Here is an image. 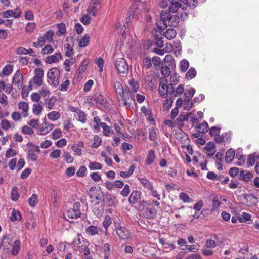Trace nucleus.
<instances>
[{
    "label": "nucleus",
    "instance_id": "f704fd0d",
    "mask_svg": "<svg viewBox=\"0 0 259 259\" xmlns=\"http://www.w3.org/2000/svg\"><path fill=\"white\" fill-rule=\"evenodd\" d=\"M189 63L185 59L182 60L180 62V70L182 72H185L189 68Z\"/></svg>",
    "mask_w": 259,
    "mask_h": 259
},
{
    "label": "nucleus",
    "instance_id": "412c9836",
    "mask_svg": "<svg viewBox=\"0 0 259 259\" xmlns=\"http://www.w3.org/2000/svg\"><path fill=\"white\" fill-rule=\"evenodd\" d=\"M215 147V144L212 142H209L205 146L204 149L206 150L208 155L212 156L214 154Z\"/></svg>",
    "mask_w": 259,
    "mask_h": 259
},
{
    "label": "nucleus",
    "instance_id": "79ce46f5",
    "mask_svg": "<svg viewBox=\"0 0 259 259\" xmlns=\"http://www.w3.org/2000/svg\"><path fill=\"white\" fill-rule=\"evenodd\" d=\"M142 67L145 69H149L152 66L151 59L149 57H146L143 59Z\"/></svg>",
    "mask_w": 259,
    "mask_h": 259
},
{
    "label": "nucleus",
    "instance_id": "423d86ee",
    "mask_svg": "<svg viewBox=\"0 0 259 259\" xmlns=\"http://www.w3.org/2000/svg\"><path fill=\"white\" fill-rule=\"evenodd\" d=\"M195 92L194 88L190 87L189 89H187L184 93V102L186 104L184 107V109L186 110H190L192 107V103H190V101L191 100L192 97L193 96Z\"/></svg>",
    "mask_w": 259,
    "mask_h": 259
},
{
    "label": "nucleus",
    "instance_id": "5701e85b",
    "mask_svg": "<svg viewBox=\"0 0 259 259\" xmlns=\"http://www.w3.org/2000/svg\"><path fill=\"white\" fill-rule=\"evenodd\" d=\"M2 16L5 18H9L13 16L15 18H18L20 16V12H14L13 11L9 10L3 12L2 13Z\"/></svg>",
    "mask_w": 259,
    "mask_h": 259
},
{
    "label": "nucleus",
    "instance_id": "2f4dec72",
    "mask_svg": "<svg viewBox=\"0 0 259 259\" xmlns=\"http://www.w3.org/2000/svg\"><path fill=\"white\" fill-rule=\"evenodd\" d=\"M196 70L194 67H191L185 74V78L188 80H191L195 77Z\"/></svg>",
    "mask_w": 259,
    "mask_h": 259
},
{
    "label": "nucleus",
    "instance_id": "4be33fe9",
    "mask_svg": "<svg viewBox=\"0 0 259 259\" xmlns=\"http://www.w3.org/2000/svg\"><path fill=\"white\" fill-rule=\"evenodd\" d=\"M179 21V17L177 15H172L169 18L167 25H169L171 27H176L178 25Z\"/></svg>",
    "mask_w": 259,
    "mask_h": 259
},
{
    "label": "nucleus",
    "instance_id": "338daca9",
    "mask_svg": "<svg viewBox=\"0 0 259 259\" xmlns=\"http://www.w3.org/2000/svg\"><path fill=\"white\" fill-rule=\"evenodd\" d=\"M153 76L152 75H148L145 77L144 82L149 87H152L153 84L152 83Z\"/></svg>",
    "mask_w": 259,
    "mask_h": 259
},
{
    "label": "nucleus",
    "instance_id": "cd10ccee",
    "mask_svg": "<svg viewBox=\"0 0 259 259\" xmlns=\"http://www.w3.org/2000/svg\"><path fill=\"white\" fill-rule=\"evenodd\" d=\"M244 199L246 201L247 206H251L255 204L254 201L256 200L257 198L253 195H246L244 197Z\"/></svg>",
    "mask_w": 259,
    "mask_h": 259
},
{
    "label": "nucleus",
    "instance_id": "4d7b16f0",
    "mask_svg": "<svg viewBox=\"0 0 259 259\" xmlns=\"http://www.w3.org/2000/svg\"><path fill=\"white\" fill-rule=\"evenodd\" d=\"M62 136L61 131L59 128L54 130L52 133V138L53 139H57Z\"/></svg>",
    "mask_w": 259,
    "mask_h": 259
},
{
    "label": "nucleus",
    "instance_id": "f3484780",
    "mask_svg": "<svg viewBox=\"0 0 259 259\" xmlns=\"http://www.w3.org/2000/svg\"><path fill=\"white\" fill-rule=\"evenodd\" d=\"M138 4H135L132 7L130 13V17H132L136 19L139 17V15L141 14V10L138 8Z\"/></svg>",
    "mask_w": 259,
    "mask_h": 259
},
{
    "label": "nucleus",
    "instance_id": "58836bf2",
    "mask_svg": "<svg viewBox=\"0 0 259 259\" xmlns=\"http://www.w3.org/2000/svg\"><path fill=\"white\" fill-rule=\"evenodd\" d=\"M64 48L65 51V54L66 57H71L73 55V48L69 44H65Z\"/></svg>",
    "mask_w": 259,
    "mask_h": 259
},
{
    "label": "nucleus",
    "instance_id": "2eb2a0df",
    "mask_svg": "<svg viewBox=\"0 0 259 259\" xmlns=\"http://www.w3.org/2000/svg\"><path fill=\"white\" fill-rule=\"evenodd\" d=\"M213 238L214 239H209L206 240L205 242V246L206 248H215L218 245L217 242L215 241V240L217 241L218 240V236L217 234H214L213 235Z\"/></svg>",
    "mask_w": 259,
    "mask_h": 259
},
{
    "label": "nucleus",
    "instance_id": "c9c22d12",
    "mask_svg": "<svg viewBox=\"0 0 259 259\" xmlns=\"http://www.w3.org/2000/svg\"><path fill=\"white\" fill-rule=\"evenodd\" d=\"M60 113L58 111H52L49 112L47 117L51 121H56L60 117Z\"/></svg>",
    "mask_w": 259,
    "mask_h": 259
},
{
    "label": "nucleus",
    "instance_id": "de8ad7c7",
    "mask_svg": "<svg viewBox=\"0 0 259 259\" xmlns=\"http://www.w3.org/2000/svg\"><path fill=\"white\" fill-rule=\"evenodd\" d=\"M28 203L31 206H34L38 202V197L37 194H33L31 197L28 199Z\"/></svg>",
    "mask_w": 259,
    "mask_h": 259
},
{
    "label": "nucleus",
    "instance_id": "69168bd1",
    "mask_svg": "<svg viewBox=\"0 0 259 259\" xmlns=\"http://www.w3.org/2000/svg\"><path fill=\"white\" fill-rule=\"evenodd\" d=\"M170 16L171 15L169 13L165 11H162L160 14L161 22L166 21V22H167L169 18H170Z\"/></svg>",
    "mask_w": 259,
    "mask_h": 259
},
{
    "label": "nucleus",
    "instance_id": "9b49d317",
    "mask_svg": "<svg viewBox=\"0 0 259 259\" xmlns=\"http://www.w3.org/2000/svg\"><path fill=\"white\" fill-rule=\"evenodd\" d=\"M12 238L9 235H5L3 236L1 245L5 251L10 250V246L12 245Z\"/></svg>",
    "mask_w": 259,
    "mask_h": 259
},
{
    "label": "nucleus",
    "instance_id": "ea45409f",
    "mask_svg": "<svg viewBox=\"0 0 259 259\" xmlns=\"http://www.w3.org/2000/svg\"><path fill=\"white\" fill-rule=\"evenodd\" d=\"M104 252V259H108L111 253V247L108 243H105L103 247Z\"/></svg>",
    "mask_w": 259,
    "mask_h": 259
},
{
    "label": "nucleus",
    "instance_id": "20e7f679",
    "mask_svg": "<svg viewBox=\"0 0 259 259\" xmlns=\"http://www.w3.org/2000/svg\"><path fill=\"white\" fill-rule=\"evenodd\" d=\"M172 91V84L168 83V80L165 77L160 79L158 88V92L163 98H168V95L170 96Z\"/></svg>",
    "mask_w": 259,
    "mask_h": 259
},
{
    "label": "nucleus",
    "instance_id": "7c9ffc66",
    "mask_svg": "<svg viewBox=\"0 0 259 259\" xmlns=\"http://www.w3.org/2000/svg\"><path fill=\"white\" fill-rule=\"evenodd\" d=\"M253 177V175L251 172H248L244 173V171H241L239 174L240 179L243 180L245 182H248Z\"/></svg>",
    "mask_w": 259,
    "mask_h": 259
},
{
    "label": "nucleus",
    "instance_id": "680f3d73",
    "mask_svg": "<svg viewBox=\"0 0 259 259\" xmlns=\"http://www.w3.org/2000/svg\"><path fill=\"white\" fill-rule=\"evenodd\" d=\"M1 127L4 130H7L11 127L10 122L6 119H2L1 121Z\"/></svg>",
    "mask_w": 259,
    "mask_h": 259
},
{
    "label": "nucleus",
    "instance_id": "6e6d98bb",
    "mask_svg": "<svg viewBox=\"0 0 259 259\" xmlns=\"http://www.w3.org/2000/svg\"><path fill=\"white\" fill-rule=\"evenodd\" d=\"M36 27V24L34 22H29L26 26V31L27 33H32Z\"/></svg>",
    "mask_w": 259,
    "mask_h": 259
},
{
    "label": "nucleus",
    "instance_id": "0e129e2a",
    "mask_svg": "<svg viewBox=\"0 0 259 259\" xmlns=\"http://www.w3.org/2000/svg\"><path fill=\"white\" fill-rule=\"evenodd\" d=\"M130 85L132 87V90L134 92H136L139 89V84L137 81L134 80L133 79L130 80L128 81Z\"/></svg>",
    "mask_w": 259,
    "mask_h": 259
},
{
    "label": "nucleus",
    "instance_id": "72a5a7b5",
    "mask_svg": "<svg viewBox=\"0 0 259 259\" xmlns=\"http://www.w3.org/2000/svg\"><path fill=\"white\" fill-rule=\"evenodd\" d=\"M42 106L39 103H36L33 105L32 112L36 115H39L42 112Z\"/></svg>",
    "mask_w": 259,
    "mask_h": 259
},
{
    "label": "nucleus",
    "instance_id": "774afa93",
    "mask_svg": "<svg viewBox=\"0 0 259 259\" xmlns=\"http://www.w3.org/2000/svg\"><path fill=\"white\" fill-rule=\"evenodd\" d=\"M70 84L69 80L68 79L65 80L63 81L61 84L59 86V89L61 91H66L68 87Z\"/></svg>",
    "mask_w": 259,
    "mask_h": 259
},
{
    "label": "nucleus",
    "instance_id": "a18cd8bd",
    "mask_svg": "<svg viewBox=\"0 0 259 259\" xmlns=\"http://www.w3.org/2000/svg\"><path fill=\"white\" fill-rule=\"evenodd\" d=\"M54 49L51 45H46L41 50L43 55H49L53 53Z\"/></svg>",
    "mask_w": 259,
    "mask_h": 259
},
{
    "label": "nucleus",
    "instance_id": "a211bd4d",
    "mask_svg": "<svg viewBox=\"0 0 259 259\" xmlns=\"http://www.w3.org/2000/svg\"><path fill=\"white\" fill-rule=\"evenodd\" d=\"M184 91V86L183 84L179 85L176 90H174V87L172 86V91H171L170 96L171 98H175L181 95Z\"/></svg>",
    "mask_w": 259,
    "mask_h": 259
},
{
    "label": "nucleus",
    "instance_id": "f257e3e1",
    "mask_svg": "<svg viewBox=\"0 0 259 259\" xmlns=\"http://www.w3.org/2000/svg\"><path fill=\"white\" fill-rule=\"evenodd\" d=\"M114 88L117 94V97L120 106L130 107L132 104L135 103L134 96L131 93L124 90L120 82L116 81L114 84Z\"/></svg>",
    "mask_w": 259,
    "mask_h": 259
},
{
    "label": "nucleus",
    "instance_id": "dca6fc26",
    "mask_svg": "<svg viewBox=\"0 0 259 259\" xmlns=\"http://www.w3.org/2000/svg\"><path fill=\"white\" fill-rule=\"evenodd\" d=\"M23 77L19 71H17L13 78V83L17 85L18 87H21L23 84Z\"/></svg>",
    "mask_w": 259,
    "mask_h": 259
},
{
    "label": "nucleus",
    "instance_id": "8fccbe9b",
    "mask_svg": "<svg viewBox=\"0 0 259 259\" xmlns=\"http://www.w3.org/2000/svg\"><path fill=\"white\" fill-rule=\"evenodd\" d=\"M156 135L157 133L154 127H151L149 129V138L151 141H155Z\"/></svg>",
    "mask_w": 259,
    "mask_h": 259
},
{
    "label": "nucleus",
    "instance_id": "0eeeda50",
    "mask_svg": "<svg viewBox=\"0 0 259 259\" xmlns=\"http://www.w3.org/2000/svg\"><path fill=\"white\" fill-rule=\"evenodd\" d=\"M80 203L79 202H75L72 207L67 212V215L69 218L77 219L80 217Z\"/></svg>",
    "mask_w": 259,
    "mask_h": 259
},
{
    "label": "nucleus",
    "instance_id": "a878e982",
    "mask_svg": "<svg viewBox=\"0 0 259 259\" xmlns=\"http://www.w3.org/2000/svg\"><path fill=\"white\" fill-rule=\"evenodd\" d=\"M142 186L148 190H152L153 188L152 184L147 179L141 178L138 179Z\"/></svg>",
    "mask_w": 259,
    "mask_h": 259
},
{
    "label": "nucleus",
    "instance_id": "393cba45",
    "mask_svg": "<svg viewBox=\"0 0 259 259\" xmlns=\"http://www.w3.org/2000/svg\"><path fill=\"white\" fill-rule=\"evenodd\" d=\"M20 242L19 240H16L14 241L13 246L11 253L14 255H17L20 252L21 246Z\"/></svg>",
    "mask_w": 259,
    "mask_h": 259
},
{
    "label": "nucleus",
    "instance_id": "5fc2aeb1",
    "mask_svg": "<svg viewBox=\"0 0 259 259\" xmlns=\"http://www.w3.org/2000/svg\"><path fill=\"white\" fill-rule=\"evenodd\" d=\"M251 216L250 214L243 212L241 217L239 218V220L240 222H245L250 220Z\"/></svg>",
    "mask_w": 259,
    "mask_h": 259
},
{
    "label": "nucleus",
    "instance_id": "13d9d810",
    "mask_svg": "<svg viewBox=\"0 0 259 259\" xmlns=\"http://www.w3.org/2000/svg\"><path fill=\"white\" fill-rule=\"evenodd\" d=\"M40 94L44 98H48L50 95V91L46 87H44L39 91Z\"/></svg>",
    "mask_w": 259,
    "mask_h": 259
},
{
    "label": "nucleus",
    "instance_id": "4c0bfd02",
    "mask_svg": "<svg viewBox=\"0 0 259 259\" xmlns=\"http://www.w3.org/2000/svg\"><path fill=\"white\" fill-rule=\"evenodd\" d=\"M145 214L147 218H154L156 215V210L155 208H146L145 211Z\"/></svg>",
    "mask_w": 259,
    "mask_h": 259
},
{
    "label": "nucleus",
    "instance_id": "864d4df0",
    "mask_svg": "<svg viewBox=\"0 0 259 259\" xmlns=\"http://www.w3.org/2000/svg\"><path fill=\"white\" fill-rule=\"evenodd\" d=\"M102 139L98 136L96 135L94 138V142L92 144V147L94 148H98L101 145Z\"/></svg>",
    "mask_w": 259,
    "mask_h": 259
},
{
    "label": "nucleus",
    "instance_id": "4468645a",
    "mask_svg": "<svg viewBox=\"0 0 259 259\" xmlns=\"http://www.w3.org/2000/svg\"><path fill=\"white\" fill-rule=\"evenodd\" d=\"M104 207L102 205H99V203L95 204L92 207V211L97 217L99 218L102 216L104 212Z\"/></svg>",
    "mask_w": 259,
    "mask_h": 259
},
{
    "label": "nucleus",
    "instance_id": "3c124183",
    "mask_svg": "<svg viewBox=\"0 0 259 259\" xmlns=\"http://www.w3.org/2000/svg\"><path fill=\"white\" fill-rule=\"evenodd\" d=\"M166 98L167 99L165 100L163 103V107L166 110H168L171 108V107L172 105V100L174 98H171L170 97L169 99H168L167 98Z\"/></svg>",
    "mask_w": 259,
    "mask_h": 259
},
{
    "label": "nucleus",
    "instance_id": "6ab92c4d",
    "mask_svg": "<svg viewBox=\"0 0 259 259\" xmlns=\"http://www.w3.org/2000/svg\"><path fill=\"white\" fill-rule=\"evenodd\" d=\"M93 101H94L95 103L102 105H105L106 103V99L103 95L100 94L95 95L93 98Z\"/></svg>",
    "mask_w": 259,
    "mask_h": 259
},
{
    "label": "nucleus",
    "instance_id": "bb28decb",
    "mask_svg": "<svg viewBox=\"0 0 259 259\" xmlns=\"http://www.w3.org/2000/svg\"><path fill=\"white\" fill-rule=\"evenodd\" d=\"M156 157L155 152L154 150H151L149 151L148 155L146 158V163L147 165L152 164Z\"/></svg>",
    "mask_w": 259,
    "mask_h": 259
},
{
    "label": "nucleus",
    "instance_id": "c756f323",
    "mask_svg": "<svg viewBox=\"0 0 259 259\" xmlns=\"http://www.w3.org/2000/svg\"><path fill=\"white\" fill-rule=\"evenodd\" d=\"M100 126L103 128V133L104 136H109L111 134H113V131L106 123H101Z\"/></svg>",
    "mask_w": 259,
    "mask_h": 259
},
{
    "label": "nucleus",
    "instance_id": "aec40b11",
    "mask_svg": "<svg viewBox=\"0 0 259 259\" xmlns=\"http://www.w3.org/2000/svg\"><path fill=\"white\" fill-rule=\"evenodd\" d=\"M235 153L234 150L232 148L229 149L226 153L225 161L227 163H231L235 156Z\"/></svg>",
    "mask_w": 259,
    "mask_h": 259
},
{
    "label": "nucleus",
    "instance_id": "7ed1b4c3",
    "mask_svg": "<svg viewBox=\"0 0 259 259\" xmlns=\"http://www.w3.org/2000/svg\"><path fill=\"white\" fill-rule=\"evenodd\" d=\"M115 223V230L117 235L122 240H127L131 236L130 231L124 226L122 225L121 221L118 217L113 219Z\"/></svg>",
    "mask_w": 259,
    "mask_h": 259
},
{
    "label": "nucleus",
    "instance_id": "bf43d9fd",
    "mask_svg": "<svg viewBox=\"0 0 259 259\" xmlns=\"http://www.w3.org/2000/svg\"><path fill=\"white\" fill-rule=\"evenodd\" d=\"M54 35V32L51 30L46 32L44 35V37L47 41L51 42L53 40L52 37Z\"/></svg>",
    "mask_w": 259,
    "mask_h": 259
},
{
    "label": "nucleus",
    "instance_id": "37998d69",
    "mask_svg": "<svg viewBox=\"0 0 259 259\" xmlns=\"http://www.w3.org/2000/svg\"><path fill=\"white\" fill-rule=\"evenodd\" d=\"M102 167V165L97 162H91L89 164V168L91 170H99Z\"/></svg>",
    "mask_w": 259,
    "mask_h": 259
},
{
    "label": "nucleus",
    "instance_id": "a19ab883",
    "mask_svg": "<svg viewBox=\"0 0 259 259\" xmlns=\"http://www.w3.org/2000/svg\"><path fill=\"white\" fill-rule=\"evenodd\" d=\"M177 35L176 31L172 29H168L164 33V36L168 40H171L174 38Z\"/></svg>",
    "mask_w": 259,
    "mask_h": 259
},
{
    "label": "nucleus",
    "instance_id": "6e6552de",
    "mask_svg": "<svg viewBox=\"0 0 259 259\" xmlns=\"http://www.w3.org/2000/svg\"><path fill=\"white\" fill-rule=\"evenodd\" d=\"M115 65L119 73L125 74L128 72V65L124 58L117 59Z\"/></svg>",
    "mask_w": 259,
    "mask_h": 259
},
{
    "label": "nucleus",
    "instance_id": "ddd939ff",
    "mask_svg": "<svg viewBox=\"0 0 259 259\" xmlns=\"http://www.w3.org/2000/svg\"><path fill=\"white\" fill-rule=\"evenodd\" d=\"M186 1V0H169V10L170 12L172 13L176 12L179 8L181 6V4L179 3V1L184 3Z\"/></svg>",
    "mask_w": 259,
    "mask_h": 259
},
{
    "label": "nucleus",
    "instance_id": "c85d7f7f",
    "mask_svg": "<svg viewBox=\"0 0 259 259\" xmlns=\"http://www.w3.org/2000/svg\"><path fill=\"white\" fill-rule=\"evenodd\" d=\"M19 109L23 111V116L26 117L28 116V104L26 102L21 101L19 103Z\"/></svg>",
    "mask_w": 259,
    "mask_h": 259
},
{
    "label": "nucleus",
    "instance_id": "9d476101",
    "mask_svg": "<svg viewBox=\"0 0 259 259\" xmlns=\"http://www.w3.org/2000/svg\"><path fill=\"white\" fill-rule=\"evenodd\" d=\"M142 194L140 191L135 190L133 191L128 198V201L132 205L135 204L138 202L140 200Z\"/></svg>",
    "mask_w": 259,
    "mask_h": 259
},
{
    "label": "nucleus",
    "instance_id": "e433bc0d",
    "mask_svg": "<svg viewBox=\"0 0 259 259\" xmlns=\"http://www.w3.org/2000/svg\"><path fill=\"white\" fill-rule=\"evenodd\" d=\"M21 219V215L20 212L15 209H13L12 212V214L10 217L11 221H20Z\"/></svg>",
    "mask_w": 259,
    "mask_h": 259
},
{
    "label": "nucleus",
    "instance_id": "f8f14e48",
    "mask_svg": "<svg viewBox=\"0 0 259 259\" xmlns=\"http://www.w3.org/2000/svg\"><path fill=\"white\" fill-rule=\"evenodd\" d=\"M62 59V55L60 52L56 53L54 55L46 57L45 62L48 64L59 62Z\"/></svg>",
    "mask_w": 259,
    "mask_h": 259
},
{
    "label": "nucleus",
    "instance_id": "e2e57ef3",
    "mask_svg": "<svg viewBox=\"0 0 259 259\" xmlns=\"http://www.w3.org/2000/svg\"><path fill=\"white\" fill-rule=\"evenodd\" d=\"M130 191V186L128 184H126L124 186L123 189L120 192V194L123 197H126L129 195Z\"/></svg>",
    "mask_w": 259,
    "mask_h": 259
},
{
    "label": "nucleus",
    "instance_id": "1a4fd4ad",
    "mask_svg": "<svg viewBox=\"0 0 259 259\" xmlns=\"http://www.w3.org/2000/svg\"><path fill=\"white\" fill-rule=\"evenodd\" d=\"M46 120V118L43 119V123H42L39 130L37 131V134L39 135H45L47 134L54 127L52 123L47 122Z\"/></svg>",
    "mask_w": 259,
    "mask_h": 259
},
{
    "label": "nucleus",
    "instance_id": "09e8293b",
    "mask_svg": "<svg viewBox=\"0 0 259 259\" xmlns=\"http://www.w3.org/2000/svg\"><path fill=\"white\" fill-rule=\"evenodd\" d=\"M97 6L92 4L87 9L88 13L91 15L95 16L98 10Z\"/></svg>",
    "mask_w": 259,
    "mask_h": 259
},
{
    "label": "nucleus",
    "instance_id": "b1692460",
    "mask_svg": "<svg viewBox=\"0 0 259 259\" xmlns=\"http://www.w3.org/2000/svg\"><path fill=\"white\" fill-rule=\"evenodd\" d=\"M85 233L89 236H94L98 233V228L96 226L90 225L86 228Z\"/></svg>",
    "mask_w": 259,
    "mask_h": 259
},
{
    "label": "nucleus",
    "instance_id": "39448f33",
    "mask_svg": "<svg viewBox=\"0 0 259 259\" xmlns=\"http://www.w3.org/2000/svg\"><path fill=\"white\" fill-rule=\"evenodd\" d=\"M60 70L57 68H53L51 69L47 73V77L50 81L55 87H57L59 84Z\"/></svg>",
    "mask_w": 259,
    "mask_h": 259
},
{
    "label": "nucleus",
    "instance_id": "603ef678",
    "mask_svg": "<svg viewBox=\"0 0 259 259\" xmlns=\"http://www.w3.org/2000/svg\"><path fill=\"white\" fill-rule=\"evenodd\" d=\"M19 198V194L16 187H13L11 191V198L13 200L16 201Z\"/></svg>",
    "mask_w": 259,
    "mask_h": 259
},
{
    "label": "nucleus",
    "instance_id": "49530a36",
    "mask_svg": "<svg viewBox=\"0 0 259 259\" xmlns=\"http://www.w3.org/2000/svg\"><path fill=\"white\" fill-rule=\"evenodd\" d=\"M45 104L49 109H52L56 102V99L54 97L52 96L49 99H47L45 101Z\"/></svg>",
    "mask_w": 259,
    "mask_h": 259
},
{
    "label": "nucleus",
    "instance_id": "c03bdc74",
    "mask_svg": "<svg viewBox=\"0 0 259 259\" xmlns=\"http://www.w3.org/2000/svg\"><path fill=\"white\" fill-rule=\"evenodd\" d=\"M90 37L85 35L79 41L78 46L83 48L86 47L89 42Z\"/></svg>",
    "mask_w": 259,
    "mask_h": 259
},
{
    "label": "nucleus",
    "instance_id": "473e14b6",
    "mask_svg": "<svg viewBox=\"0 0 259 259\" xmlns=\"http://www.w3.org/2000/svg\"><path fill=\"white\" fill-rule=\"evenodd\" d=\"M196 128L198 130V132L205 133L208 130V125L206 122L204 121L201 124L198 125Z\"/></svg>",
    "mask_w": 259,
    "mask_h": 259
},
{
    "label": "nucleus",
    "instance_id": "f03ea898",
    "mask_svg": "<svg viewBox=\"0 0 259 259\" xmlns=\"http://www.w3.org/2000/svg\"><path fill=\"white\" fill-rule=\"evenodd\" d=\"M72 244V247L75 250H78L80 252H82L84 255H88L90 254V250L88 247V243L84 239L81 234L77 235Z\"/></svg>",
    "mask_w": 259,
    "mask_h": 259
},
{
    "label": "nucleus",
    "instance_id": "052dcab7",
    "mask_svg": "<svg viewBox=\"0 0 259 259\" xmlns=\"http://www.w3.org/2000/svg\"><path fill=\"white\" fill-rule=\"evenodd\" d=\"M17 152L15 150L10 148L6 152L5 157L7 158H9L13 156H16Z\"/></svg>",
    "mask_w": 259,
    "mask_h": 259
}]
</instances>
